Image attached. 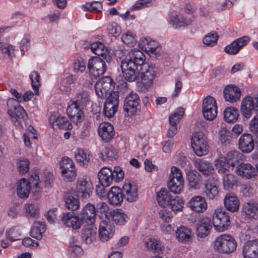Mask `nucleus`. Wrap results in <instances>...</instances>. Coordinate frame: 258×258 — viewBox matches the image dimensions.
<instances>
[{"label": "nucleus", "instance_id": "obj_62", "mask_svg": "<svg viewBox=\"0 0 258 258\" xmlns=\"http://www.w3.org/2000/svg\"><path fill=\"white\" fill-rule=\"evenodd\" d=\"M184 114V109L183 108L178 109V112H174L171 114L169 117V124L177 125L179 120L183 116Z\"/></svg>", "mask_w": 258, "mask_h": 258}, {"label": "nucleus", "instance_id": "obj_51", "mask_svg": "<svg viewBox=\"0 0 258 258\" xmlns=\"http://www.w3.org/2000/svg\"><path fill=\"white\" fill-rule=\"evenodd\" d=\"M223 176V184L225 189L229 190L236 184V179L235 176L230 173L222 174Z\"/></svg>", "mask_w": 258, "mask_h": 258}, {"label": "nucleus", "instance_id": "obj_61", "mask_svg": "<svg viewBox=\"0 0 258 258\" xmlns=\"http://www.w3.org/2000/svg\"><path fill=\"white\" fill-rule=\"evenodd\" d=\"M96 233L91 229L87 228L82 233V239L86 243H90L95 239Z\"/></svg>", "mask_w": 258, "mask_h": 258}, {"label": "nucleus", "instance_id": "obj_49", "mask_svg": "<svg viewBox=\"0 0 258 258\" xmlns=\"http://www.w3.org/2000/svg\"><path fill=\"white\" fill-rule=\"evenodd\" d=\"M69 251L72 257L80 256L82 254L83 249L80 246V242L73 238L70 242Z\"/></svg>", "mask_w": 258, "mask_h": 258}, {"label": "nucleus", "instance_id": "obj_3", "mask_svg": "<svg viewBox=\"0 0 258 258\" xmlns=\"http://www.w3.org/2000/svg\"><path fill=\"white\" fill-rule=\"evenodd\" d=\"M39 176L36 173L31 175L29 181L24 178L20 179L17 182L16 189L18 196L21 199H27L32 186H34L32 190L34 195L40 192L41 188L39 186Z\"/></svg>", "mask_w": 258, "mask_h": 258}, {"label": "nucleus", "instance_id": "obj_8", "mask_svg": "<svg viewBox=\"0 0 258 258\" xmlns=\"http://www.w3.org/2000/svg\"><path fill=\"white\" fill-rule=\"evenodd\" d=\"M191 147L198 156L206 155L208 152V146L206 137L202 132L195 133L191 138Z\"/></svg>", "mask_w": 258, "mask_h": 258}, {"label": "nucleus", "instance_id": "obj_30", "mask_svg": "<svg viewBox=\"0 0 258 258\" xmlns=\"http://www.w3.org/2000/svg\"><path fill=\"white\" fill-rule=\"evenodd\" d=\"M98 131L100 138L106 142H109L113 138L115 133L113 126L107 122L100 123Z\"/></svg>", "mask_w": 258, "mask_h": 258}, {"label": "nucleus", "instance_id": "obj_23", "mask_svg": "<svg viewBox=\"0 0 258 258\" xmlns=\"http://www.w3.org/2000/svg\"><path fill=\"white\" fill-rule=\"evenodd\" d=\"M124 199L127 202H134L138 199V188L130 182H125L121 189Z\"/></svg>", "mask_w": 258, "mask_h": 258}, {"label": "nucleus", "instance_id": "obj_46", "mask_svg": "<svg viewBox=\"0 0 258 258\" xmlns=\"http://www.w3.org/2000/svg\"><path fill=\"white\" fill-rule=\"evenodd\" d=\"M242 155L238 151H231L228 152L226 156L224 157L229 164L233 168L235 166L239 164L240 161L242 159Z\"/></svg>", "mask_w": 258, "mask_h": 258}, {"label": "nucleus", "instance_id": "obj_17", "mask_svg": "<svg viewBox=\"0 0 258 258\" xmlns=\"http://www.w3.org/2000/svg\"><path fill=\"white\" fill-rule=\"evenodd\" d=\"M115 226L111 223L109 219H103L100 223L99 236L103 241H108L114 235Z\"/></svg>", "mask_w": 258, "mask_h": 258}, {"label": "nucleus", "instance_id": "obj_47", "mask_svg": "<svg viewBox=\"0 0 258 258\" xmlns=\"http://www.w3.org/2000/svg\"><path fill=\"white\" fill-rule=\"evenodd\" d=\"M176 236L179 241L188 242L191 238V230L186 227L181 226L176 230Z\"/></svg>", "mask_w": 258, "mask_h": 258}, {"label": "nucleus", "instance_id": "obj_9", "mask_svg": "<svg viewBox=\"0 0 258 258\" xmlns=\"http://www.w3.org/2000/svg\"><path fill=\"white\" fill-rule=\"evenodd\" d=\"M240 111L242 115L246 118H249L253 112L258 113V96H245L242 99Z\"/></svg>", "mask_w": 258, "mask_h": 258}, {"label": "nucleus", "instance_id": "obj_22", "mask_svg": "<svg viewBox=\"0 0 258 258\" xmlns=\"http://www.w3.org/2000/svg\"><path fill=\"white\" fill-rule=\"evenodd\" d=\"M140 98L138 95L132 92L125 98L124 101L123 110L127 113L134 114L139 104Z\"/></svg>", "mask_w": 258, "mask_h": 258}, {"label": "nucleus", "instance_id": "obj_14", "mask_svg": "<svg viewBox=\"0 0 258 258\" xmlns=\"http://www.w3.org/2000/svg\"><path fill=\"white\" fill-rule=\"evenodd\" d=\"M93 189V185L89 179L83 177L77 181L76 187L77 196L83 199H88L90 197Z\"/></svg>", "mask_w": 258, "mask_h": 258}, {"label": "nucleus", "instance_id": "obj_38", "mask_svg": "<svg viewBox=\"0 0 258 258\" xmlns=\"http://www.w3.org/2000/svg\"><path fill=\"white\" fill-rule=\"evenodd\" d=\"M77 195H74L72 192L66 193L64 195L65 207L70 210L75 211L80 207V202Z\"/></svg>", "mask_w": 258, "mask_h": 258}, {"label": "nucleus", "instance_id": "obj_45", "mask_svg": "<svg viewBox=\"0 0 258 258\" xmlns=\"http://www.w3.org/2000/svg\"><path fill=\"white\" fill-rule=\"evenodd\" d=\"M172 199L170 192L165 188L161 189L157 194V200L161 206L164 207L168 205Z\"/></svg>", "mask_w": 258, "mask_h": 258}, {"label": "nucleus", "instance_id": "obj_31", "mask_svg": "<svg viewBox=\"0 0 258 258\" xmlns=\"http://www.w3.org/2000/svg\"><path fill=\"white\" fill-rule=\"evenodd\" d=\"M107 198L111 205H120L124 199L121 189L116 186L112 187L107 194Z\"/></svg>", "mask_w": 258, "mask_h": 258}, {"label": "nucleus", "instance_id": "obj_44", "mask_svg": "<svg viewBox=\"0 0 258 258\" xmlns=\"http://www.w3.org/2000/svg\"><path fill=\"white\" fill-rule=\"evenodd\" d=\"M223 115L224 119L226 122L228 123L235 122L239 117L238 109L234 107H227L224 111Z\"/></svg>", "mask_w": 258, "mask_h": 258}, {"label": "nucleus", "instance_id": "obj_28", "mask_svg": "<svg viewBox=\"0 0 258 258\" xmlns=\"http://www.w3.org/2000/svg\"><path fill=\"white\" fill-rule=\"evenodd\" d=\"M239 149L243 153H250L254 148V140L250 134H243L239 139Z\"/></svg>", "mask_w": 258, "mask_h": 258}, {"label": "nucleus", "instance_id": "obj_58", "mask_svg": "<svg viewBox=\"0 0 258 258\" xmlns=\"http://www.w3.org/2000/svg\"><path fill=\"white\" fill-rule=\"evenodd\" d=\"M6 235L7 239L14 241L20 239L21 234L18 228L12 227L7 230Z\"/></svg>", "mask_w": 258, "mask_h": 258}, {"label": "nucleus", "instance_id": "obj_64", "mask_svg": "<svg viewBox=\"0 0 258 258\" xmlns=\"http://www.w3.org/2000/svg\"><path fill=\"white\" fill-rule=\"evenodd\" d=\"M219 140L221 144L227 145L229 144L232 140V137L229 131L222 129L220 132Z\"/></svg>", "mask_w": 258, "mask_h": 258}, {"label": "nucleus", "instance_id": "obj_41", "mask_svg": "<svg viewBox=\"0 0 258 258\" xmlns=\"http://www.w3.org/2000/svg\"><path fill=\"white\" fill-rule=\"evenodd\" d=\"M205 192L210 200L213 199L218 194L217 181L214 179H209L205 185Z\"/></svg>", "mask_w": 258, "mask_h": 258}, {"label": "nucleus", "instance_id": "obj_26", "mask_svg": "<svg viewBox=\"0 0 258 258\" xmlns=\"http://www.w3.org/2000/svg\"><path fill=\"white\" fill-rule=\"evenodd\" d=\"M235 173L246 179H250L256 175L255 168L249 163H241L235 169Z\"/></svg>", "mask_w": 258, "mask_h": 258}, {"label": "nucleus", "instance_id": "obj_40", "mask_svg": "<svg viewBox=\"0 0 258 258\" xmlns=\"http://www.w3.org/2000/svg\"><path fill=\"white\" fill-rule=\"evenodd\" d=\"M45 222L35 221L31 229V236L38 240L41 239L42 237V234L45 231Z\"/></svg>", "mask_w": 258, "mask_h": 258}, {"label": "nucleus", "instance_id": "obj_50", "mask_svg": "<svg viewBox=\"0 0 258 258\" xmlns=\"http://www.w3.org/2000/svg\"><path fill=\"white\" fill-rule=\"evenodd\" d=\"M126 215L118 211H113L110 212L109 220L110 219L116 224L118 225H123L126 222Z\"/></svg>", "mask_w": 258, "mask_h": 258}, {"label": "nucleus", "instance_id": "obj_6", "mask_svg": "<svg viewBox=\"0 0 258 258\" xmlns=\"http://www.w3.org/2000/svg\"><path fill=\"white\" fill-rule=\"evenodd\" d=\"M184 180L181 170L175 166L171 169L167 186L170 192L179 195L183 189Z\"/></svg>", "mask_w": 258, "mask_h": 258}, {"label": "nucleus", "instance_id": "obj_60", "mask_svg": "<svg viewBox=\"0 0 258 258\" xmlns=\"http://www.w3.org/2000/svg\"><path fill=\"white\" fill-rule=\"evenodd\" d=\"M73 69L75 73L80 74L86 70V63L82 59H77L73 63Z\"/></svg>", "mask_w": 258, "mask_h": 258}, {"label": "nucleus", "instance_id": "obj_33", "mask_svg": "<svg viewBox=\"0 0 258 258\" xmlns=\"http://www.w3.org/2000/svg\"><path fill=\"white\" fill-rule=\"evenodd\" d=\"M224 206L227 210L234 212L238 210L239 207V201L238 198L232 193L226 195L224 201Z\"/></svg>", "mask_w": 258, "mask_h": 258}, {"label": "nucleus", "instance_id": "obj_16", "mask_svg": "<svg viewBox=\"0 0 258 258\" xmlns=\"http://www.w3.org/2000/svg\"><path fill=\"white\" fill-rule=\"evenodd\" d=\"M82 224L86 223L87 225H93L95 221L96 208L94 205L88 203L83 208L81 212L78 215Z\"/></svg>", "mask_w": 258, "mask_h": 258}, {"label": "nucleus", "instance_id": "obj_5", "mask_svg": "<svg viewBox=\"0 0 258 258\" xmlns=\"http://www.w3.org/2000/svg\"><path fill=\"white\" fill-rule=\"evenodd\" d=\"M7 106L8 113L11 116L14 125L18 128H21L22 122L27 118L25 110L14 98L8 99Z\"/></svg>", "mask_w": 258, "mask_h": 258}, {"label": "nucleus", "instance_id": "obj_10", "mask_svg": "<svg viewBox=\"0 0 258 258\" xmlns=\"http://www.w3.org/2000/svg\"><path fill=\"white\" fill-rule=\"evenodd\" d=\"M202 111L204 118L208 120H213L217 115V106L216 100L212 96L206 97L202 104Z\"/></svg>", "mask_w": 258, "mask_h": 258}, {"label": "nucleus", "instance_id": "obj_1", "mask_svg": "<svg viewBox=\"0 0 258 258\" xmlns=\"http://www.w3.org/2000/svg\"><path fill=\"white\" fill-rule=\"evenodd\" d=\"M145 56L139 49H133L129 55L121 62L123 76L129 82H134L141 75L142 83L145 88L150 87L155 77V71L152 66L144 63Z\"/></svg>", "mask_w": 258, "mask_h": 258}, {"label": "nucleus", "instance_id": "obj_32", "mask_svg": "<svg viewBox=\"0 0 258 258\" xmlns=\"http://www.w3.org/2000/svg\"><path fill=\"white\" fill-rule=\"evenodd\" d=\"M189 188L199 189L202 185V176L196 170H189L186 173Z\"/></svg>", "mask_w": 258, "mask_h": 258}, {"label": "nucleus", "instance_id": "obj_4", "mask_svg": "<svg viewBox=\"0 0 258 258\" xmlns=\"http://www.w3.org/2000/svg\"><path fill=\"white\" fill-rule=\"evenodd\" d=\"M237 241L230 234H222L217 236L213 241V248L221 254H229L235 251Z\"/></svg>", "mask_w": 258, "mask_h": 258}, {"label": "nucleus", "instance_id": "obj_34", "mask_svg": "<svg viewBox=\"0 0 258 258\" xmlns=\"http://www.w3.org/2000/svg\"><path fill=\"white\" fill-rule=\"evenodd\" d=\"M195 167L204 175L209 176L211 175L214 168L212 164L209 161L203 159H197L195 162Z\"/></svg>", "mask_w": 258, "mask_h": 258}, {"label": "nucleus", "instance_id": "obj_13", "mask_svg": "<svg viewBox=\"0 0 258 258\" xmlns=\"http://www.w3.org/2000/svg\"><path fill=\"white\" fill-rule=\"evenodd\" d=\"M67 112L71 120L76 124L83 120V106L72 99L68 103Z\"/></svg>", "mask_w": 258, "mask_h": 258}, {"label": "nucleus", "instance_id": "obj_48", "mask_svg": "<svg viewBox=\"0 0 258 258\" xmlns=\"http://www.w3.org/2000/svg\"><path fill=\"white\" fill-rule=\"evenodd\" d=\"M113 81L110 77L106 76L99 79L95 84L97 85L98 89L100 88L110 92H113Z\"/></svg>", "mask_w": 258, "mask_h": 258}, {"label": "nucleus", "instance_id": "obj_20", "mask_svg": "<svg viewBox=\"0 0 258 258\" xmlns=\"http://www.w3.org/2000/svg\"><path fill=\"white\" fill-rule=\"evenodd\" d=\"M187 206L191 210L199 213H204L208 207L205 199L201 196L192 197L188 202Z\"/></svg>", "mask_w": 258, "mask_h": 258}, {"label": "nucleus", "instance_id": "obj_36", "mask_svg": "<svg viewBox=\"0 0 258 258\" xmlns=\"http://www.w3.org/2000/svg\"><path fill=\"white\" fill-rule=\"evenodd\" d=\"M215 166L218 172L221 175L230 173L233 170L224 157H219L215 160Z\"/></svg>", "mask_w": 258, "mask_h": 258}, {"label": "nucleus", "instance_id": "obj_11", "mask_svg": "<svg viewBox=\"0 0 258 258\" xmlns=\"http://www.w3.org/2000/svg\"><path fill=\"white\" fill-rule=\"evenodd\" d=\"M106 60L102 57H93L91 58L88 63V68L90 74L94 78L102 75L106 72Z\"/></svg>", "mask_w": 258, "mask_h": 258}, {"label": "nucleus", "instance_id": "obj_59", "mask_svg": "<svg viewBox=\"0 0 258 258\" xmlns=\"http://www.w3.org/2000/svg\"><path fill=\"white\" fill-rule=\"evenodd\" d=\"M122 42L127 45L132 47L136 43V39L133 34L131 32L123 33L121 36Z\"/></svg>", "mask_w": 258, "mask_h": 258}, {"label": "nucleus", "instance_id": "obj_55", "mask_svg": "<svg viewBox=\"0 0 258 258\" xmlns=\"http://www.w3.org/2000/svg\"><path fill=\"white\" fill-rule=\"evenodd\" d=\"M82 8L85 11H89L91 12L96 13L100 11L102 9V4L97 1L89 2L82 5Z\"/></svg>", "mask_w": 258, "mask_h": 258}, {"label": "nucleus", "instance_id": "obj_25", "mask_svg": "<svg viewBox=\"0 0 258 258\" xmlns=\"http://www.w3.org/2000/svg\"><path fill=\"white\" fill-rule=\"evenodd\" d=\"M244 258H256L258 255V239L248 240L243 246Z\"/></svg>", "mask_w": 258, "mask_h": 258}, {"label": "nucleus", "instance_id": "obj_35", "mask_svg": "<svg viewBox=\"0 0 258 258\" xmlns=\"http://www.w3.org/2000/svg\"><path fill=\"white\" fill-rule=\"evenodd\" d=\"M242 212L246 218L258 219V204L254 203H245L242 207Z\"/></svg>", "mask_w": 258, "mask_h": 258}, {"label": "nucleus", "instance_id": "obj_12", "mask_svg": "<svg viewBox=\"0 0 258 258\" xmlns=\"http://www.w3.org/2000/svg\"><path fill=\"white\" fill-rule=\"evenodd\" d=\"M118 93L113 92L108 96L104 103L103 114L105 116L111 118L117 110L118 104Z\"/></svg>", "mask_w": 258, "mask_h": 258}, {"label": "nucleus", "instance_id": "obj_2", "mask_svg": "<svg viewBox=\"0 0 258 258\" xmlns=\"http://www.w3.org/2000/svg\"><path fill=\"white\" fill-rule=\"evenodd\" d=\"M124 173L119 166H114L112 169L107 167H102L98 173L100 184L103 186H109L113 182H119L124 178Z\"/></svg>", "mask_w": 258, "mask_h": 258}, {"label": "nucleus", "instance_id": "obj_42", "mask_svg": "<svg viewBox=\"0 0 258 258\" xmlns=\"http://www.w3.org/2000/svg\"><path fill=\"white\" fill-rule=\"evenodd\" d=\"M26 216L28 218L37 219L40 216L39 208L37 204L26 203L24 206Z\"/></svg>", "mask_w": 258, "mask_h": 258}, {"label": "nucleus", "instance_id": "obj_54", "mask_svg": "<svg viewBox=\"0 0 258 258\" xmlns=\"http://www.w3.org/2000/svg\"><path fill=\"white\" fill-rule=\"evenodd\" d=\"M183 201L182 199L176 196L174 198H172L168 205L170 206L171 210L173 212L177 213L182 211L183 208Z\"/></svg>", "mask_w": 258, "mask_h": 258}, {"label": "nucleus", "instance_id": "obj_43", "mask_svg": "<svg viewBox=\"0 0 258 258\" xmlns=\"http://www.w3.org/2000/svg\"><path fill=\"white\" fill-rule=\"evenodd\" d=\"M76 103L79 104L83 107L87 104L90 100V94L88 91L80 89L76 93L75 97L72 99Z\"/></svg>", "mask_w": 258, "mask_h": 258}, {"label": "nucleus", "instance_id": "obj_63", "mask_svg": "<svg viewBox=\"0 0 258 258\" xmlns=\"http://www.w3.org/2000/svg\"><path fill=\"white\" fill-rule=\"evenodd\" d=\"M18 167L20 173H26L29 169V161L27 159L21 158L17 162Z\"/></svg>", "mask_w": 258, "mask_h": 258}, {"label": "nucleus", "instance_id": "obj_29", "mask_svg": "<svg viewBox=\"0 0 258 258\" xmlns=\"http://www.w3.org/2000/svg\"><path fill=\"white\" fill-rule=\"evenodd\" d=\"M212 228L211 219L208 217H201L198 219L197 226V235L201 238L206 237Z\"/></svg>", "mask_w": 258, "mask_h": 258}, {"label": "nucleus", "instance_id": "obj_39", "mask_svg": "<svg viewBox=\"0 0 258 258\" xmlns=\"http://www.w3.org/2000/svg\"><path fill=\"white\" fill-rule=\"evenodd\" d=\"M145 245L148 250L154 253H160L164 250V246L161 241L155 238H148Z\"/></svg>", "mask_w": 258, "mask_h": 258}, {"label": "nucleus", "instance_id": "obj_27", "mask_svg": "<svg viewBox=\"0 0 258 258\" xmlns=\"http://www.w3.org/2000/svg\"><path fill=\"white\" fill-rule=\"evenodd\" d=\"M90 47L92 52L102 57L106 62H109L111 61V56L110 52L102 42L99 41L93 42L90 44Z\"/></svg>", "mask_w": 258, "mask_h": 258}, {"label": "nucleus", "instance_id": "obj_15", "mask_svg": "<svg viewBox=\"0 0 258 258\" xmlns=\"http://www.w3.org/2000/svg\"><path fill=\"white\" fill-rule=\"evenodd\" d=\"M63 176L68 181L73 180L76 176L75 164L72 160L68 157L62 158L60 163Z\"/></svg>", "mask_w": 258, "mask_h": 258}, {"label": "nucleus", "instance_id": "obj_56", "mask_svg": "<svg viewBox=\"0 0 258 258\" xmlns=\"http://www.w3.org/2000/svg\"><path fill=\"white\" fill-rule=\"evenodd\" d=\"M96 212L100 213L101 214L100 216L101 218L104 216V219H106V218L109 219L110 212H109V207L106 203L101 202L98 203L96 205Z\"/></svg>", "mask_w": 258, "mask_h": 258}, {"label": "nucleus", "instance_id": "obj_57", "mask_svg": "<svg viewBox=\"0 0 258 258\" xmlns=\"http://www.w3.org/2000/svg\"><path fill=\"white\" fill-rule=\"evenodd\" d=\"M218 38L219 36L217 33H209L204 37L203 42L207 46H213L216 44Z\"/></svg>", "mask_w": 258, "mask_h": 258}, {"label": "nucleus", "instance_id": "obj_24", "mask_svg": "<svg viewBox=\"0 0 258 258\" xmlns=\"http://www.w3.org/2000/svg\"><path fill=\"white\" fill-rule=\"evenodd\" d=\"M61 220L64 225L72 227L74 229L80 228L82 225V221L79 215L76 216L74 213L71 212L63 213L61 217Z\"/></svg>", "mask_w": 258, "mask_h": 258}, {"label": "nucleus", "instance_id": "obj_53", "mask_svg": "<svg viewBox=\"0 0 258 258\" xmlns=\"http://www.w3.org/2000/svg\"><path fill=\"white\" fill-rule=\"evenodd\" d=\"M29 78L31 81L32 87L35 91V94L38 95L39 94V88L40 86V77L36 71H33L29 75Z\"/></svg>", "mask_w": 258, "mask_h": 258}, {"label": "nucleus", "instance_id": "obj_37", "mask_svg": "<svg viewBox=\"0 0 258 258\" xmlns=\"http://www.w3.org/2000/svg\"><path fill=\"white\" fill-rule=\"evenodd\" d=\"M91 157L89 151L82 148L78 149L75 152L76 162L83 166H87Z\"/></svg>", "mask_w": 258, "mask_h": 258}, {"label": "nucleus", "instance_id": "obj_21", "mask_svg": "<svg viewBox=\"0 0 258 258\" xmlns=\"http://www.w3.org/2000/svg\"><path fill=\"white\" fill-rule=\"evenodd\" d=\"M223 95L226 101L234 103L239 100L241 91L236 85H228L224 89Z\"/></svg>", "mask_w": 258, "mask_h": 258}, {"label": "nucleus", "instance_id": "obj_18", "mask_svg": "<svg viewBox=\"0 0 258 258\" xmlns=\"http://www.w3.org/2000/svg\"><path fill=\"white\" fill-rule=\"evenodd\" d=\"M49 121L50 125L54 130L62 128L64 130H70L73 127L71 123L69 122L67 117L60 116L58 114H51Z\"/></svg>", "mask_w": 258, "mask_h": 258}, {"label": "nucleus", "instance_id": "obj_19", "mask_svg": "<svg viewBox=\"0 0 258 258\" xmlns=\"http://www.w3.org/2000/svg\"><path fill=\"white\" fill-rule=\"evenodd\" d=\"M249 41L247 36H244L236 39L224 48L225 52L230 55L237 54L240 49L246 45Z\"/></svg>", "mask_w": 258, "mask_h": 258}, {"label": "nucleus", "instance_id": "obj_7", "mask_svg": "<svg viewBox=\"0 0 258 258\" xmlns=\"http://www.w3.org/2000/svg\"><path fill=\"white\" fill-rule=\"evenodd\" d=\"M212 223L217 231L223 232L227 229L230 224L228 213L223 208H217L213 215Z\"/></svg>", "mask_w": 258, "mask_h": 258}, {"label": "nucleus", "instance_id": "obj_52", "mask_svg": "<svg viewBox=\"0 0 258 258\" xmlns=\"http://www.w3.org/2000/svg\"><path fill=\"white\" fill-rule=\"evenodd\" d=\"M116 156V152L115 149L110 145H108L102 150L99 154V158L102 161H105L108 158H115Z\"/></svg>", "mask_w": 258, "mask_h": 258}]
</instances>
